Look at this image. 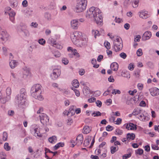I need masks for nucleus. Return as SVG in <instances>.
Wrapping results in <instances>:
<instances>
[{"label":"nucleus","mask_w":159,"mask_h":159,"mask_svg":"<svg viewBox=\"0 0 159 159\" xmlns=\"http://www.w3.org/2000/svg\"><path fill=\"white\" fill-rule=\"evenodd\" d=\"M87 18L94 20L96 24L101 25L102 22V17L99 9L94 7H91L86 12Z\"/></svg>","instance_id":"obj_1"},{"label":"nucleus","mask_w":159,"mask_h":159,"mask_svg":"<svg viewBox=\"0 0 159 159\" xmlns=\"http://www.w3.org/2000/svg\"><path fill=\"white\" fill-rule=\"evenodd\" d=\"M42 86L39 84L34 85L31 88V93L32 95L35 99L42 101L43 98L41 94Z\"/></svg>","instance_id":"obj_2"},{"label":"nucleus","mask_w":159,"mask_h":159,"mask_svg":"<svg viewBox=\"0 0 159 159\" xmlns=\"http://www.w3.org/2000/svg\"><path fill=\"white\" fill-rule=\"evenodd\" d=\"M26 92L25 89L20 90V93L17 94L15 97V102L20 105H24L26 104Z\"/></svg>","instance_id":"obj_3"},{"label":"nucleus","mask_w":159,"mask_h":159,"mask_svg":"<svg viewBox=\"0 0 159 159\" xmlns=\"http://www.w3.org/2000/svg\"><path fill=\"white\" fill-rule=\"evenodd\" d=\"M87 1V0H78L76 9V12H82L86 9Z\"/></svg>","instance_id":"obj_4"},{"label":"nucleus","mask_w":159,"mask_h":159,"mask_svg":"<svg viewBox=\"0 0 159 159\" xmlns=\"http://www.w3.org/2000/svg\"><path fill=\"white\" fill-rule=\"evenodd\" d=\"M122 41L120 38L117 37L113 41V48L116 52L121 50L123 48Z\"/></svg>","instance_id":"obj_5"},{"label":"nucleus","mask_w":159,"mask_h":159,"mask_svg":"<svg viewBox=\"0 0 159 159\" xmlns=\"http://www.w3.org/2000/svg\"><path fill=\"white\" fill-rule=\"evenodd\" d=\"M82 36V33L81 32L78 31H75L71 35V38L72 41L75 44L77 43Z\"/></svg>","instance_id":"obj_6"},{"label":"nucleus","mask_w":159,"mask_h":159,"mask_svg":"<svg viewBox=\"0 0 159 159\" xmlns=\"http://www.w3.org/2000/svg\"><path fill=\"white\" fill-rule=\"evenodd\" d=\"M30 131L31 134L35 137L38 136L39 137H42V134L40 132L38 126L33 125L31 128Z\"/></svg>","instance_id":"obj_7"},{"label":"nucleus","mask_w":159,"mask_h":159,"mask_svg":"<svg viewBox=\"0 0 159 159\" xmlns=\"http://www.w3.org/2000/svg\"><path fill=\"white\" fill-rule=\"evenodd\" d=\"M40 120L41 123L43 124H46L49 121V117L46 114L43 113L40 114L39 116Z\"/></svg>","instance_id":"obj_8"},{"label":"nucleus","mask_w":159,"mask_h":159,"mask_svg":"<svg viewBox=\"0 0 159 159\" xmlns=\"http://www.w3.org/2000/svg\"><path fill=\"white\" fill-rule=\"evenodd\" d=\"M67 50L69 52H70L71 53L69 54V56L70 58H72L73 56H76L77 57H79L80 55L78 53L75 49H73L71 47H69L67 48Z\"/></svg>","instance_id":"obj_9"},{"label":"nucleus","mask_w":159,"mask_h":159,"mask_svg":"<svg viewBox=\"0 0 159 159\" xmlns=\"http://www.w3.org/2000/svg\"><path fill=\"white\" fill-rule=\"evenodd\" d=\"M61 74V71L58 69H55L53 70V73L51 75L52 78L53 80L57 79Z\"/></svg>","instance_id":"obj_10"},{"label":"nucleus","mask_w":159,"mask_h":159,"mask_svg":"<svg viewBox=\"0 0 159 159\" xmlns=\"http://www.w3.org/2000/svg\"><path fill=\"white\" fill-rule=\"evenodd\" d=\"M152 36L151 32L149 31H146L142 36V39L143 41H146L149 39Z\"/></svg>","instance_id":"obj_11"},{"label":"nucleus","mask_w":159,"mask_h":159,"mask_svg":"<svg viewBox=\"0 0 159 159\" xmlns=\"http://www.w3.org/2000/svg\"><path fill=\"white\" fill-rule=\"evenodd\" d=\"M83 134H79L76 138L77 141L76 144L78 146L81 145L83 142Z\"/></svg>","instance_id":"obj_12"},{"label":"nucleus","mask_w":159,"mask_h":159,"mask_svg":"<svg viewBox=\"0 0 159 159\" xmlns=\"http://www.w3.org/2000/svg\"><path fill=\"white\" fill-rule=\"evenodd\" d=\"M139 15L140 17L143 19H146L149 17L148 12L146 11H141L139 13Z\"/></svg>","instance_id":"obj_13"},{"label":"nucleus","mask_w":159,"mask_h":159,"mask_svg":"<svg viewBox=\"0 0 159 159\" xmlns=\"http://www.w3.org/2000/svg\"><path fill=\"white\" fill-rule=\"evenodd\" d=\"M151 95L153 96H155L159 94V89L157 88H153L149 89Z\"/></svg>","instance_id":"obj_14"},{"label":"nucleus","mask_w":159,"mask_h":159,"mask_svg":"<svg viewBox=\"0 0 159 159\" xmlns=\"http://www.w3.org/2000/svg\"><path fill=\"white\" fill-rule=\"evenodd\" d=\"M79 21L77 20H73L70 21L71 27L74 29H77L78 27Z\"/></svg>","instance_id":"obj_15"},{"label":"nucleus","mask_w":159,"mask_h":159,"mask_svg":"<svg viewBox=\"0 0 159 159\" xmlns=\"http://www.w3.org/2000/svg\"><path fill=\"white\" fill-rule=\"evenodd\" d=\"M76 108V107L75 106H71L68 111V114H69V117L71 116L74 115L75 113V109Z\"/></svg>","instance_id":"obj_16"},{"label":"nucleus","mask_w":159,"mask_h":159,"mask_svg":"<svg viewBox=\"0 0 159 159\" xmlns=\"http://www.w3.org/2000/svg\"><path fill=\"white\" fill-rule=\"evenodd\" d=\"M136 126L132 123H129L126 125V127L128 130H136L137 129Z\"/></svg>","instance_id":"obj_17"},{"label":"nucleus","mask_w":159,"mask_h":159,"mask_svg":"<svg viewBox=\"0 0 159 159\" xmlns=\"http://www.w3.org/2000/svg\"><path fill=\"white\" fill-rule=\"evenodd\" d=\"M119 65L116 62H114L112 63L110 66V67L111 70L116 71L118 70Z\"/></svg>","instance_id":"obj_18"},{"label":"nucleus","mask_w":159,"mask_h":159,"mask_svg":"<svg viewBox=\"0 0 159 159\" xmlns=\"http://www.w3.org/2000/svg\"><path fill=\"white\" fill-rule=\"evenodd\" d=\"M21 30L22 32H23L24 34L26 36H28L30 35L29 31L27 30L26 26H23L21 29Z\"/></svg>","instance_id":"obj_19"},{"label":"nucleus","mask_w":159,"mask_h":159,"mask_svg":"<svg viewBox=\"0 0 159 159\" xmlns=\"http://www.w3.org/2000/svg\"><path fill=\"white\" fill-rule=\"evenodd\" d=\"M135 138V135L133 133H128L126 135V140L129 141V140L131 139L133 140Z\"/></svg>","instance_id":"obj_20"},{"label":"nucleus","mask_w":159,"mask_h":159,"mask_svg":"<svg viewBox=\"0 0 159 159\" xmlns=\"http://www.w3.org/2000/svg\"><path fill=\"white\" fill-rule=\"evenodd\" d=\"M91 127L88 126H85L84 127L83 133L85 134H87L91 131Z\"/></svg>","instance_id":"obj_21"},{"label":"nucleus","mask_w":159,"mask_h":159,"mask_svg":"<svg viewBox=\"0 0 159 159\" xmlns=\"http://www.w3.org/2000/svg\"><path fill=\"white\" fill-rule=\"evenodd\" d=\"M48 140L51 143H56L57 140V137L54 135L53 136L49 137L48 139Z\"/></svg>","instance_id":"obj_22"},{"label":"nucleus","mask_w":159,"mask_h":159,"mask_svg":"<svg viewBox=\"0 0 159 159\" xmlns=\"http://www.w3.org/2000/svg\"><path fill=\"white\" fill-rule=\"evenodd\" d=\"M11 97L10 96H7L6 98H0V102L4 104L7 101L10 100Z\"/></svg>","instance_id":"obj_23"},{"label":"nucleus","mask_w":159,"mask_h":159,"mask_svg":"<svg viewBox=\"0 0 159 159\" xmlns=\"http://www.w3.org/2000/svg\"><path fill=\"white\" fill-rule=\"evenodd\" d=\"M141 110L139 108H135L132 114L134 115H136L139 114H140L141 112Z\"/></svg>","instance_id":"obj_24"},{"label":"nucleus","mask_w":159,"mask_h":159,"mask_svg":"<svg viewBox=\"0 0 159 159\" xmlns=\"http://www.w3.org/2000/svg\"><path fill=\"white\" fill-rule=\"evenodd\" d=\"M64 145V143H63L60 142L56 144L53 147L54 149L56 150L60 147H63Z\"/></svg>","instance_id":"obj_25"},{"label":"nucleus","mask_w":159,"mask_h":159,"mask_svg":"<svg viewBox=\"0 0 159 159\" xmlns=\"http://www.w3.org/2000/svg\"><path fill=\"white\" fill-rule=\"evenodd\" d=\"M17 62L15 60H11L9 63L10 66L11 68H14L17 65Z\"/></svg>","instance_id":"obj_26"},{"label":"nucleus","mask_w":159,"mask_h":159,"mask_svg":"<svg viewBox=\"0 0 159 159\" xmlns=\"http://www.w3.org/2000/svg\"><path fill=\"white\" fill-rule=\"evenodd\" d=\"M128 151H129V152L128 154H125L123 156V159H126L127 158H129L131 156V152L132 151V150L129 149L128 150Z\"/></svg>","instance_id":"obj_27"},{"label":"nucleus","mask_w":159,"mask_h":159,"mask_svg":"<svg viewBox=\"0 0 159 159\" xmlns=\"http://www.w3.org/2000/svg\"><path fill=\"white\" fill-rule=\"evenodd\" d=\"M72 84L74 88H77L79 87V84L78 80H75L72 82Z\"/></svg>","instance_id":"obj_28"},{"label":"nucleus","mask_w":159,"mask_h":159,"mask_svg":"<svg viewBox=\"0 0 159 159\" xmlns=\"http://www.w3.org/2000/svg\"><path fill=\"white\" fill-rule=\"evenodd\" d=\"M111 152V154H114L115 152L118 151V146H112L110 147Z\"/></svg>","instance_id":"obj_29"},{"label":"nucleus","mask_w":159,"mask_h":159,"mask_svg":"<svg viewBox=\"0 0 159 159\" xmlns=\"http://www.w3.org/2000/svg\"><path fill=\"white\" fill-rule=\"evenodd\" d=\"M44 17L48 21H50L51 19V15L48 12H46L44 14Z\"/></svg>","instance_id":"obj_30"},{"label":"nucleus","mask_w":159,"mask_h":159,"mask_svg":"<svg viewBox=\"0 0 159 159\" xmlns=\"http://www.w3.org/2000/svg\"><path fill=\"white\" fill-rule=\"evenodd\" d=\"M48 41L49 43H51L53 46L56 45V41L52 38H49Z\"/></svg>","instance_id":"obj_31"},{"label":"nucleus","mask_w":159,"mask_h":159,"mask_svg":"<svg viewBox=\"0 0 159 159\" xmlns=\"http://www.w3.org/2000/svg\"><path fill=\"white\" fill-rule=\"evenodd\" d=\"M92 33L95 38H96L97 36H99V31L97 30H92Z\"/></svg>","instance_id":"obj_32"},{"label":"nucleus","mask_w":159,"mask_h":159,"mask_svg":"<svg viewBox=\"0 0 159 159\" xmlns=\"http://www.w3.org/2000/svg\"><path fill=\"white\" fill-rule=\"evenodd\" d=\"M30 73V70L29 69L27 68H25L23 71V74L24 75L27 76Z\"/></svg>","instance_id":"obj_33"},{"label":"nucleus","mask_w":159,"mask_h":159,"mask_svg":"<svg viewBox=\"0 0 159 159\" xmlns=\"http://www.w3.org/2000/svg\"><path fill=\"white\" fill-rule=\"evenodd\" d=\"M139 2V0H134L132 3V5L133 7L136 8L138 6Z\"/></svg>","instance_id":"obj_34"},{"label":"nucleus","mask_w":159,"mask_h":159,"mask_svg":"<svg viewBox=\"0 0 159 159\" xmlns=\"http://www.w3.org/2000/svg\"><path fill=\"white\" fill-rule=\"evenodd\" d=\"M4 149L7 151H9L11 149V147L9 146V144L7 143H6L4 146Z\"/></svg>","instance_id":"obj_35"},{"label":"nucleus","mask_w":159,"mask_h":159,"mask_svg":"<svg viewBox=\"0 0 159 159\" xmlns=\"http://www.w3.org/2000/svg\"><path fill=\"white\" fill-rule=\"evenodd\" d=\"M101 113L99 111H96L95 113V112H94L92 114V116L94 117L100 116L101 115Z\"/></svg>","instance_id":"obj_36"},{"label":"nucleus","mask_w":159,"mask_h":159,"mask_svg":"<svg viewBox=\"0 0 159 159\" xmlns=\"http://www.w3.org/2000/svg\"><path fill=\"white\" fill-rule=\"evenodd\" d=\"M11 92V89L10 87H8L6 90L7 96H10Z\"/></svg>","instance_id":"obj_37"},{"label":"nucleus","mask_w":159,"mask_h":159,"mask_svg":"<svg viewBox=\"0 0 159 159\" xmlns=\"http://www.w3.org/2000/svg\"><path fill=\"white\" fill-rule=\"evenodd\" d=\"M7 134L6 132H3L2 135V139L3 141H6L7 140Z\"/></svg>","instance_id":"obj_38"},{"label":"nucleus","mask_w":159,"mask_h":159,"mask_svg":"<svg viewBox=\"0 0 159 159\" xmlns=\"http://www.w3.org/2000/svg\"><path fill=\"white\" fill-rule=\"evenodd\" d=\"M85 91V93L86 94H88L89 92V89L88 87L87 86H84V87L83 91L84 93V91Z\"/></svg>","instance_id":"obj_39"},{"label":"nucleus","mask_w":159,"mask_h":159,"mask_svg":"<svg viewBox=\"0 0 159 159\" xmlns=\"http://www.w3.org/2000/svg\"><path fill=\"white\" fill-rule=\"evenodd\" d=\"M104 45L107 49H109L111 48L110 43L107 41L105 42L104 43Z\"/></svg>","instance_id":"obj_40"},{"label":"nucleus","mask_w":159,"mask_h":159,"mask_svg":"<svg viewBox=\"0 0 159 159\" xmlns=\"http://www.w3.org/2000/svg\"><path fill=\"white\" fill-rule=\"evenodd\" d=\"M71 89L75 92V95L76 96H77V97H79L80 96V93L79 91L78 90H77V89H75V88L73 87H71Z\"/></svg>","instance_id":"obj_41"},{"label":"nucleus","mask_w":159,"mask_h":159,"mask_svg":"<svg viewBox=\"0 0 159 159\" xmlns=\"http://www.w3.org/2000/svg\"><path fill=\"white\" fill-rule=\"evenodd\" d=\"M121 92L118 89H113L112 90V93L113 94H120Z\"/></svg>","instance_id":"obj_42"},{"label":"nucleus","mask_w":159,"mask_h":159,"mask_svg":"<svg viewBox=\"0 0 159 159\" xmlns=\"http://www.w3.org/2000/svg\"><path fill=\"white\" fill-rule=\"evenodd\" d=\"M139 118L142 121H145L146 120V117L143 114H142L139 115Z\"/></svg>","instance_id":"obj_43"},{"label":"nucleus","mask_w":159,"mask_h":159,"mask_svg":"<svg viewBox=\"0 0 159 159\" xmlns=\"http://www.w3.org/2000/svg\"><path fill=\"white\" fill-rule=\"evenodd\" d=\"M38 42L40 44L43 45L45 44L46 41L43 39H41L39 40Z\"/></svg>","instance_id":"obj_44"},{"label":"nucleus","mask_w":159,"mask_h":159,"mask_svg":"<svg viewBox=\"0 0 159 159\" xmlns=\"http://www.w3.org/2000/svg\"><path fill=\"white\" fill-rule=\"evenodd\" d=\"M22 5L23 7H27L28 6L27 1L26 0H24L22 2Z\"/></svg>","instance_id":"obj_45"},{"label":"nucleus","mask_w":159,"mask_h":159,"mask_svg":"<svg viewBox=\"0 0 159 159\" xmlns=\"http://www.w3.org/2000/svg\"><path fill=\"white\" fill-rule=\"evenodd\" d=\"M147 65L150 68L153 69L154 67V64L152 62H148L147 63Z\"/></svg>","instance_id":"obj_46"},{"label":"nucleus","mask_w":159,"mask_h":159,"mask_svg":"<svg viewBox=\"0 0 159 159\" xmlns=\"http://www.w3.org/2000/svg\"><path fill=\"white\" fill-rule=\"evenodd\" d=\"M120 56L121 58H123V59H125L127 57V55L124 52H122L120 53Z\"/></svg>","instance_id":"obj_47"},{"label":"nucleus","mask_w":159,"mask_h":159,"mask_svg":"<svg viewBox=\"0 0 159 159\" xmlns=\"http://www.w3.org/2000/svg\"><path fill=\"white\" fill-rule=\"evenodd\" d=\"M136 53H137V55L138 56H140L141 55H142L143 54V53H142V49L140 48L139 49L137 50Z\"/></svg>","instance_id":"obj_48"},{"label":"nucleus","mask_w":159,"mask_h":159,"mask_svg":"<svg viewBox=\"0 0 159 159\" xmlns=\"http://www.w3.org/2000/svg\"><path fill=\"white\" fill-rule=\"evenodd\" d=\"M137 154H138L139 155H142L143 153V150L141 149H139L136 152Z\"/></svg>","instance_id":"obj_49"},{"label":"nucleus","mask_w":159,"mask_h":159,"mask_svg":"<svg viewBox=\"0 0 159 159\" xmlns=\"http://www.w3.org/2000/svg\"><path fill=\"white\" fill-rule=\"evenodd\" d=\"M128 68L130 70H133L134 68V64L133 63L130 64L128 66Z\"/></svg>","instance_id":"obj_50"},{"label":"nucleus","mask_w":159,"mask_h":159,"mask_svg":"<svg viewBox=\"0 0 159 159\" xmlns=\"http://www.w3.org/2000/svg\"><path fill=\"white\" fill-rule=\"evenodd\" d=\"M2 50L3 52L5 55L6 56H7V48L5 47H3L2 48Z\"/></svg>","instance_id":"obj_51"},{"label":"nucleus","mask_w":159,"mask_h":159,"mask_svg":"<svg viewBox=\"0 0 159 159\" xmlns=\"http://www.w3.org/2000/svg\"><path fill=\"white\" fill-rule=\"evenodd\" d=\"M5 155L4 152L0 153V159H5Z\"/></svg>","instance_id":"obj_52"},{"label":"nucleus","mask_w":159,"mask_h":159,"mask_svg":"<svg viewBox=\"0 0 159 159\" xmlns=\"http://www.w3.org/2000/svg\"><path fill=\"white\" fill-rule=\"evenodd\" d=\"M131 2V1L130 0H125L124 2V5L127 6L130 4Z\"/></svg>","instance_id":"obj_53"},{"label":"nucleus","mask_w":159,"mask_h":159,"mask_svg":"<svg viewBox=\"0 0 159 159\" xmlns=\"http://www.w3.org/2000/svg\"><path fill=\"white\" fill-rule=\"evenodd\" d=\"M32 27L36 28L38 26V24L36 22H32L30 25Z\"/></svg>","instance_id":"obj_54"},{"label":"nucleus","mask_w":159,"mask_h":159,"mask_svg":"<svg viewBox=\"0 0 159 159\" xmlns=\"http://www.w3.org/2000/svg\"><path fill=\"white\" fill-rule=\"evenodd\" d=\"M137 87L140 90H142L143 87V85L141 83H139L137 85Z\"/></svg>","instance_id":"obj_55"},{"label":"nucleus","mask_w":159,"mask_h":159,"mask_svg":"<svg viewBox=\"0 0 159 159\" xmlns=\"http://www.w3.org/2000/svg\"><path fill=\"white\" fill-rule=\"evenodd\" d=\"M107 55L109 57H111L112 55V51L111 50H107Z\"/></svg>","instance_id":"obj_56"},{"label":"nucleus","mask_w":159,"mask_h":159,"mask_svg":"<svg viewBox=\"0 0 159 159\" xmlns=\"http://www.w3.org/2000/svg\"><path fill=\"white\" fill-rule=\"evenodd\" d=\"M62 62L64 64L66 65L68 63L69 61L67 59L63 58L62 60Z\"/></svg>","instance_id":"obj_57"},{"label":"nucleus","mask_w":159,"mask_h":159,"mask_svg":"<svg viewBox=\"0 0 159 159\" xmlns=\"http://www.w3.org/2000/svg\"><path fill=\"white\" fill-rule=\"evenodd\" d=\"M106 129L107 131H111L113 129L112 127L110 125H108L106 127Z\"/></svg>","instance_id":"obj_58"},{"label":"nucleus","mask_w":159,"mask_h":159,"mask_svg":"<svg viewBox=\"0 0 159 159\" xmlns=\"http://www.w3.org/2000/svg\"><path fill=\"white\" fill-rule=\"evenodd\" d=\"M108 80L110 82H113L114 81V79L113 77V76H110L108 78Z\"/></svg>","instance_id":"obj_59"},{"label":"nucleus","mask_w":159,"mask_h":159,"mask_svg":"<svg viewBox=\"0 0 159 159\" xmlns=\"http://www.w3.org/2000/svg\"><path fill=\"white\" fill-rule=\"evenodd\" d=\"M152 149H153L154 150H158L159 149V148L158 146V145H156L152 144Z\"/></svg>","instance_id":"obj_60"},{"label":"nucleus","mask_w":159,"mask_h":159,"mask_svg":"<svg viewBox=\"0 0 159 159\" xmlns=\"http://www.w3.org/2000/svg\"><path fill=\"white\" fill-rule=\"evenodd\" d=\"M101 94V92L100 91H97L94 93V95L95 96L98 97Z\"/></svg>","instance_id":"obj_61"},{"label":"nucleus","mask_w":159,"mask_h":159,"mask_svg":"<svg viewBox=\"0 0 159 159\" xmlns=\"http://www.w3.org/2000/svg\"><path fill=\"white\" fill-rule=\"evenodd\" d=\"M8 114L10 116H12L14 114V112L12 110H9L8 111Z\"/></svg>","instance_id":"obj_62"},{"label":"nucleus","mask_w":159,"mask_h":159,"mask_svg":"<svg viewBox=\"0 0 159 159\" xmlns=\"http://www.w3.org/2000/svg\"><path fill=\"white\" fill-rule=\"evenodd\" d=\"M96 99L94 97H92L88 99V101L89 102H93L96 101Z\"/></svg>","instance_id":"obj_63"},{"label":"nucleus","mask_w":159,"mask_h":159,"mask_svg":"<svg viewBox=\"0 0 159 159\" xmlns=\"http://www.w3.org/2000/svg\"><path fill=\"white\" fill-rule=\"evenodd\" d=\"M121 119L120 118H118L116 121V124L117 125H120L121 123Z\"/></svg>","instance_id":"obj_64"}]
</instances>
